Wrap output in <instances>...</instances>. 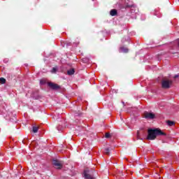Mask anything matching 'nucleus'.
<instances>
[{"mask_svg":"<svg viewBox=\"0 0 179 179\" xmlns=\"http://www.w3.org/2000/svg\"><path fill=\"white\" fill-rule=\"evenodd\" d=\"M75 73V69H71L70 70L67 71V74L68 75H73Z\"/></svg>","mask_w":179,"mask_h":179,"instance_id":"nucleus-9","label":"nucleus"},{"mask_svg":"<svg viewBox=\"0 0 179 179\" xmlns=\"http://www.w3.org/2000/svg\"><path fill=\"white\" fill-rule=\"evenodd\" d=\"M84 177L86 179H93L94 178L93 176H92L90 174V171H89V170L84 171Z\"/></svg>","mask_w":179,"mask_h":179,"instance_id":"nucleus-5","label":"nucleus"},{"mask_svg":"<svg viewBox=\"0 0 179 179\" xmlns=\"http://www.w3.org/2000/svg\"><path fill=\"white\" fill-rule=\"evenodd\" d=\"M51 72L52 73H55V72H57V69L55 67H53Z\"/></svg>","mask_w":179,"mask_h":179,"instance_id":"nucleus-14","label":"nucleus"},{"mask_svg":"<svg viewBox=\"0 0 179 179\" xmlns=\"http://www.w3.org/2000/svg\"><path fill=\"white\" fill-rule=\"evenodd\" d=\"M148 132V135L147 136V139L148 141H155L157 136L166 135V133L162 131V130L159 129H149Z\"/></svg>","mask_w":179,"mask_h":179,"instance_id":"nucleus-1","label":"nucleus"},{"mask_svg":"<svg viewBox=\"0 0 179 179\" xmlns=\"http://www.w3.org/2000/svg\"><path fill=\"white\" fill-rule=\"evenodd\" d=\"M178 78V75L175 76V78Z\"/></svg>","mask_w":179,"mask_h":179,"instance_id":"nucleus-18","label":"nucleus"},{"mask_svg":"<svg viewBox=\"0 0 179 179\" xmlns=\"http://www.w3.org/2000/svg\"><path fill=\"white\" fill-rule=\"evenodd\" d=\"M155 114L153 113L145 112L144 113V117L147 120H153L155 119Z\"/></svg>","mask_w":179,"mask_h":179,"instance_id":"nucleus-4","label":"nucleus"},{"mask_svg":"<svg viewBox=\"0 0 179 179\" xmlns=\"http://www.w3.org/2000/svg\"><path fill=\"white\" fill-rule=\"evenodd\" d=\"M119 51H120V52H125V53H127V52H128V48H124V47H121L120 48Z\"/></svg>","mask_w":179,"mask_h":179,"instance_id":"nucleus-7","label":"nucleus"},{"mask_svg":"<svg viewBox=\"0 0 179 179\" xmlns=\"http://www.w3.org/2000/svg\"><path fill=\"white\" fill-rule=\"evenodd\" d=\"M52 164L56 169H62V162L55 159L52 161Z\"/></svg>","mask_w":179,"mask_h":179,"instance_id":"nucleus-3","label":"nucleus"},{"mask_svg":"<svg viewBox=\"0 0 179 179\" xmlns=\"http://www.w3.org/2000/svg\"><path fill=\"white\" fill-rule=\"evenodd\" d=\"M40 83H41V85H45V80H40Z\"/></svg>","mask_w":179,"mask_h":179,"instance_id":"nucleus-15","label":"nucleus"},{"mask_svg":"<svg viewBox=\"0 0 179 179\" xmlns=\"http://www.w3.org/2000/svg\"><path fill=\"white\" fill-rule=\"evenodd\" d=\"M171 80H164L162 83V86L164 89H169V87L171 86Z\"/></svg>","mask_w":179,"mask_h":179,"instance_id":"nucleus-2","label":"nucleus"},{"mask_svg":"<svg viewBox=\"0 0 179 179\" xmlns=\"http://www.w3.org/2000/svg\"><path fill=\"white\" fill-rule=\"evenodd\" d=\"M167 124L169 125V127H173V125H174V122L169 120L167 122Z\"/></svg>","mask_w":179,"mask_h":179,"instance_id":"nucleus-11","label":"nucleus"},{"mask_svg":"<svg viewBox=\"0 0 179 179\" xmlns=\"http://www.w3.org/2000/svg\"><path fill=\"white\" fill-rule=\"evenodd\" d=\"M58 131H61V126L57 127Z\"/></svg>","mask_w":179,"mask_h":179,"instance_id":"nucleus-17","label":"nucleus"},{"mask_svg":"<svg viewBox=\"0 0 179 179\" xmlns=\"http://www.w3.org/2000/svg\"><path fill=\"white\" fill-rule=\"evenodd\" d=\"M49 87H51V89H53L55 90H57V89H59V86L57 84H54L52 83H48Z\"/></svg>","mask_w":179,"mask_h":179,"instance_id":"nucleus-6","label":"nucleus"},{"mask_svg":"<svg viewBox=\"0 0 179 179\" xmlns=\"http://www.w3.org/2000/svg\"><path fill=\"white\" fill-rule=\"evenodd\" d=\"M178 2H179V0H178Z\"/></svg>","mask_w":179,"mask_h":179,"instance_id":"nucleus-19","label":"nucleus"},{"mask_svg":"<svg viewBox=\"0 0 179 179\" xmlns=\"http://www.w3.org/2000/svg\"><path fill=\"white\" fill-rule=\"evenodd\" d=\"M110 16H115V15H117V10L115 9L111 10L110 12Z\"/></svg>","mask_w":179,"mask_h":179,"instance_id":"nucleus-8","label":"nucleus"},{"mask_svg":"<svg viewBox=\"0 0 179 179\" xmlns=\"http://www.w3.org/2000/svg\"><path fill=\"white\" fill-rule=\"evenodd\" d=\"M6 82V80L3 78H0V83H1L3 85Z\"/></svg>","mask_w":179,"mask_h":179,"instance_id":"nucleus-13","label":"nucleus"},{"mask_svg":"<svg viewBox=\"0 0 179 179\" xmlns=\"http://www.w3.org/2000/svg\"><path fill=\"white\" fill-rule=\"evenodd\" d=\"M110 133H106L105 134V138H110Z\"/></svg>","mask_w":179,"mask_h":179,"instance_id":"nucleus-16","label":"nucleus"},{"mask_svg":"<svg viewBox=\"0 0 179 179\" xmlns=\"http://www.w3.org/2000/svg\"><path fill=\"white\" fill-rule=\"evenodd\" d=\"M105 153L106 155H110V148H107L105 149Z\"/></svg>","mask_w":179,"mask_h":179,"instance_id":"nucleus-12","label":"nucleus"},{"mask_svg":"<svg viewBox=\"0 0 179 179\" xmlns=\"http://www.w3.org/2000/svg\"><path fill=\"white\" fill-rule=\"evenodd\" d=\"M32 131H33L34 134H37V132H38V127L34 126Z\"/></svg>","mask_w":179,"mask_h":179,"instance_id":"nucleus-10","label":"nucleus"}]
</instances>
